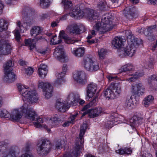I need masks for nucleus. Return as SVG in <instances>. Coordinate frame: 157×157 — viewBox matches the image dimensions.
Wrapping results in <instances>:
<instances>
[{
	"label": "nucleus",
	"instance_id": "f257e3e1",
	"mask_svg": "<svg viewBox=\"0 0 157 157\" xmlns=\"http://www.w3.org/2000/svg\"><path fill=\"white\" fill-rule=\"evenodd\" d=\"M22 115L32 121L34 120L35 117L37 116L36 113L30 105L25 103L20 109L13 110L10 114V118L12 121H16L19 120Z\"/></svg>",
	"mask_w": 157,
	"mask_h": 157
},
{
	"label": "nucleus",
	"instance_id": "f03ea898",
	"mask_svg": "<svg viewBox=\"0 0 157 157\" xmlns=\"http://www.w3.org/2000/svg\"><path fill=\"white\" fill-rule=\"evenodd\" d=\"M121 92V84L113 82L104 91L103 94L108 100L112 99L118 97Z\"/></svg>",
	"mask_w": 157,
	"mask_h": 157
},
{
	"label": "nucleus",
	"instance_id": "7ed1b4c3",
	"mask_svg": "<svg viewBox=\"0 0 157 157\" xmlns=\"http://www.w3.org/2000/svg\"><path fill=\"white\" fill-rule=\"evenodd\" d=\"M36 149L40 155L45 156L50 152L52 147L50 141L46 139L39 140L36 142Z\"/></svg>",
	"mask_w": 157,
	"mask_h": 157
},
{
	"label": "nucleus",
	"instance_id": "20e7f679",
	"mask_svg": "<svg viewBox=\"0 0 157 157\" xmlns=\"http://www.w3.org/2000/svg\"><path fill=\"white\" fill-rule=\"evenodd\" d=\"M87 126V125L86 123H84L81 127L79 138L77 139L76 146L74 150L72 151L73 155L75 157L78 156L81 151L83 149L82 147L84 143L83 137L85 132Z\"/></svg>",
	"mask_w": 157,
	"mask_h": 157
},
{
	"label": "nucleus",
	"instance_id": "39448f33",
	"mask_svg": "<svg viewBox=\"0 0 157 157\" xmlns=\"http://www.w3.org/2000/svg\"><path fill=\"white\" fill-rule=\"evenodd\" d=\"M13 66L14 63L11 60L8 61L3 66L5 73L3 80L6 82H12L16 79L15 74L12 68Z\"/></svg>",
	"mask_w": 157,
	"mask_h": 157
},
{
	"label": "nucleus",
	"instance_id": "423d86ee",
	"mask_svg": "<svg viewBox=\"0 0 157 157\" xmlns=\"http://www.w3.org/2000/svg\"><path fill=\"white\" fill-rule=\"evenodd\" d=\"M18 90L20 93L29 102H36L38 100L36 92L34 90L29 91L27 88L21 85L18 86Z\"/></svg>",
	"mask_w": 157,
	"mask_h": 157
},
{
	"label": "nucleus",
	"instance_id": "0eeeda50",
	"mask_svg": "<svg viewBox=\"0 0 157 157\" xmlns=\"http://www.w3.org/2000/svg\"><path fill=\"white\" fill-rule=\"evenodd\" d=\"M82 65L85 69L88 71L94 72L99 69L98 64L88 57L84 58Z\"/></svg>",
	"mask_w": 157,
	"mask_h": 157
},
{
	"label": "nucleus",
	"instance_id": "6e6552de",
	"mask_svg": "<svg viewBox=\"0 0 157 157\" xmlns=\"http://www.w3.org/2000/svg\"><path fill=\"white\" fill-rule=\"evenodd\" d=\"M112 19L109 17L108 14H106L102 16L101 20V25L104 30L103 31V33L109 31L113 29V25L112 23Z\"/></svg>",
	"mask_w": 157,
	"mask_h": 157
},
{
	"label": "nucleus",
	"instance_id": "1a4fd4ad",
	"mask_svg": "<svg viewBox=\"0 0 157 157\" xmlns=\"http://www.w3.org/2000/svg\"><path fill=\"white\" fill-rule=\"evenodd\" d=\"M53 55L55 58L61 62L64 63L67 61L63 45H59L56 47L55 49Z\"/></svg>",
	"mask_w": 157,
	"mask_h": 157
},
{
	"label": "nucleus",
	"instance_id": "9d476101",
	"mask_svg": "<svg viewBox=\"0 0 157 157\" xmlns=\"http://www.w3.org/2000/svg\"><path fill=\"white\" fill-rule=\"evenodd\" d=\"M38 87L42 88L45 98L48 99L50 98L53 93V87L48 82H41L39 83Z\"/></svg>",
	"mask_w": 157,
	"mask_h": 157
},
{
	"label": "nucleus",
	"instance_id": "9b49d317",
	"mask_svg": "<svg viewBox=\"0 0 157 157\" xmlns=\"http://www.w3.org/2000/svg\"><path fill=\"white\" fill-rule=\"evenodd\" d=\"M125 35L127 38L128 44L136 46L142 43V41L141 40H137V38H136L130 30L126 31Z\"/></svg>",
	"mask_w": 157,
	"mask_h": 157
},
{
	"label": "nucleus",
	"instance_id": "f8f14e48",
	"mask_svg": "<svg viewBox=\"0 0 157 157\" xmlns=\"http://www.w3.org/2000/svg\"><path fill=\"white\" fill-rule=\"evenodd\" d=\"M19 153V148L16 146H13L9 150H6L3 151L2 157H17Z\"/></svg>",
	"mask_w": 157,
	"mask_h": 157
},
{
	"label": "nucleus",
	"instance_id": "ddd939ff",
	"mask_svg": "<svg viewBox=\"0 0 157 157\" xmlns=\"http://www.w3.org/2000/svg\"><path fill=\"white\" fill-rule=\"evenodd\" d=\"M11 47L10 45L4 40H0V54L6 55L10 52Z\"/></svg>",
	"mask_w": 157,
	"mask_h": 157
},
{
	"label": "nucleus",
	"instance_id": "4468645a",
	"mask_svg": "<svg viewBox=\"0 0 157 157\" xmlns=\"http://www.w3.org/2000/svg\"><path fill=\"white\" fill-rule=\"evenodd\" d=\"M145 90L144 86L140 83L131 86V92L134 95L140 96L144 93Z\"/></svg>",
	"mask_w": 157,
	"mask_h": 157
},
{
	"label": "nucleus",
	"instance_id": "2eb2a0df",
	"mask_svg": "<svg viewBox=\"0 0 157 157\" xmlns=\"http://www.w3.org/2000/svg\"><path fill=\"white\" fill-rule=\"evenodd\" d=\"M44 39L42 36L36 37L33 39H29L25 40V45L26 46H29L30 50H32L36 47V43L39 40Z\"/></svg>",
	"mask_w": 157,
	"mask_h": 157
},
{
	"label": "nucleus",
	"instance_id": "dca6fc26",
	"mask_svg": "<svg viewBox=\"0 0 157 157\" xmlns=\"http://www.w3.org/2000/svg\"><path fill=\"white\" fill-rule=\"evenodd\" d=\"M98 14L97 12L92 9H88L86 12V17L87 19L90 21H95L97 19L98 17Z\"/></svg>",
	"mask_w": 157,
	"mask_h": 157
},
{
	"label": "nucleus",
	"instance_id": "f3484780",
	"mask_svg": "<svg viewBox=\"0 0 157 157\" xmlns=\"http://www.w3.org/2000/svg\"><path fill=\"white\" fill-rule=\"evenodd\" d=\"M56 106L59 111L63 112H65L70 107L67 103L62 101L59 99L57 100Z\"/></svg>",
	"mask_w": 157,
	"mask_h": 157
},
{
	"label": "nucleus",
	"instance_id": "a211bd4d",
	"mask_svg": "<svg viewBox=\"0 0 157 157\" xmlns=\"http://www.w3.org/2000/svg\"><path fill=\"white\" fill-rule=\"evenodd\" d=\"M74 78L75 80L81 84H84L86 83V74L83 71L77 72Z\"/></svg>",
	"mask_w": 157,
	"mask_h": 157
},
{
	"label": "nucleus",
	"instance_id": "6ab92c4d",
	"mask_svg": "<svg viewBox=\"0 0 157 157\" xmlns=\"http://www.w3.org/2000/svg\"><path fill=\"white\" fill-rule=\"evenodd\" d=\"M78 94L74 93H70L67 98V101L71 105H75L78 101Z\"/></svg>",
	"mask_w": 157,
	"mask_h": 157
},
{
	"label": "nucleus",
	"instance_id": "aec40b11",
	"mask_svg": "<svg viewBox=\"0 0 157 157\" xmlns=\"http://www.w3.org/2000/svg\"><path fill=\"white\" fill-rule=\"evenodd\" d=\"M136 9L134 7L130 6L124 9L125 16L129 19H131L135 16Z\"/></svg>",
	"mask_w": 157,
	"mask_h": 157
},
{
	"label": "nucleus",
	"instance_id": "412c9836",
	"mask_svg": "<svg viewBox=\"0 0 157 157\" xmlns=\"http://www.w3.org/2000/svg\"><path fill=\"white\" fill-rule=\"evenodd\" d=\"M87 88V96L89 98H91L96 92L97 86L95 83L92 82L88 85Z\"/></svg>",
	"mask_w": 157,
	"mask_h": 157
},
{
	"label": "nucleus",
	"instance_id": "4be33fe9",
	"mask_svg": "<svg viewBox=\"0 0 157 157\" xmlns=\"http://www.w3.org/2000/svg\"><path fill=\"white\" fill-rule=\"evenodd\" d=\"M63 117H57L56 116L52 117L49 120V127L52 128L60 124L63 122Z\"/></svg>",
	"mask_w": 157,
	"mask_h": 157
},
{
	"label": "nucleus",
	"instance_id": "5701e85b",
	"mask_svg": "<svg viewBox=\"0 0 157 157\" xmlns=\"http://www.w3.org/2000/svg\"><path fill=\"white\" fill-rule=\"evenodd\" d=\"M143 122V118L141 117L136 116L130 120V125L132 128L137 126V124H140Z\"/></svg>",
	"mask_w": 157,
	"mask_h": 157
},
{
	"label": "nucleus",
	"instance_id": "b1692460",
	"mask_svg": "<svg viewBox=\"0 0 157 157\" xmlns=\"http://www.w3.org/2000/svg\"><path fill=\"white\" fill-rule=\"evenodd\" d=\"M89 117L93 118L99 116L102 112V109L101 107H98L94 109H90Z\"/></svg>",
	"mask_w": 157,
	"mask_h": 157
},
{
	"label": "nucleus",
	"instance_id": "393cba45",
	"mask_svg": "<svg viewBox=\"0 0 157 157\" xmlns=\"http://www.w3.org/2000/svg\"><path fill=\"white\" fill-rule=\"evenodd\" d=\"M17 25L18 27L14 30V35L15 38L18 42H19L21 39V36L20 34V31L21 32L22 29H24V27L21 25L20 21H17Z\"/></svg>",
	"mask_w": 157,
	"mask_h": 157
},
{
	"label": "nucleus",
	"instance_id": "a878e982",
	"mask_svg": "<svg viewBox=\"0 0 157 157\" xmlns=\"http://www.w3.org/2000/svg\"><path fill=\"white\" fill-rule=\"evenodd\" d=\"M123 39L120 36L115 37L113 40L112 44L116 48H120L123 45Z\"/></svg>",
	"mask_w": 157,
	"mask_h": 157
},
{
	"label": "nucleus",
	"instance_id": "bb28decb",
	"mask_svg": "<svg viewBox=\"0 0 157 157\" xmlns=\"http://www.w3.org/2000/svg\"><path fill=\"white\" fill-rule=\"evenodd\" d=\"M67 30L71 33L76 34L80 33L81 31L78 26L76 24H73L68 26Z\"/></svg>",
	"mask_w": 157,
	"mask_h": 157
},
{
	"label": "nucleus",
	"instance_id": "cd10ccee",
	"mask_svg": "<svg viewBox=\"0 0 157 157\" xmlns=\"http://www.w3.org/2000/svg\"><path fill=\"white\" fill-rule=\"evenodd\" d=\"M71 52L77 57H82L84 54L85 49L83 47H79L75 50H71Z\"/></svg>",
	"mask_w": 157,
	"mask_h": 157
},
{
	"label": "nucleus",
	"instance_id": "c85d7f7f",
	"mask_svg": "<svg viewBox=\"0 0 157 157\" xmlns=\"http://www.w3.org/2000/svg\"><path fill=\"white\" fill-rule=\"evenodd\" d=\"M150 86L155 89L157 88V76L153 75L150 76L148 79Z\"/></svg>",
	"mask_w": 157,
	"mask_h": 157
},
{
	"label": "nucleus",
	"instance_id": "c756f323",
	"mask_svg": "<svg viewBox=\"0 0 157 157\" xmlns=\"http://www.w3.org/2000/svg\"><path fill=\"white\" fill-rule=\"evenodd\" d=\"M135 46L128 44L125 48L128 56L132 57L133 55L136 50Z\"/></svg>",
	"mask_w": 157,
	"mask_h": 157
},
{
	"label": "nucleus",
	"instance_id": "7c9ffc66",
	"mask_svg": "<svg viewBox=\"0 0 157 157\" xmlns=\"http://www.w3.org/2000/svg\"><path fill=\"white\" fill-rule=\"evenodd\" d=\"M71 14L73 17H82L84 15V13L81 11L79 8H74L71 12Z\"/></svg>",
	"mask_w": 157,
	"mask_h": 157
},
{
	"label": "nucleus",
	"instance_id": "2f4dec72",
	"mask_svg": "<svg viewBox=\"0 0 157 157\" xmlns=\"http://www.w3.org/2000/svg\"><path fill=\"white\" fill-rule=\"evenodd\" d=\"M41 32L40 27L35 26L32 27L30 30V34L32 36H36Z\"/></svg>",
	"mask_w": 157,
	"mask_h": 157
},
{
	"label": "nucleus",
	"instance_id": "473e14b6",
	"mask_svg": "<svg viewBox=\"0 0 157 157\" xmlns=\"http://www.w3.org/2000/svg\"><path fill=\"white\" fill-rule=\"evenodd\" d=\"M132 150L130 148L125 147L124 148H121V149L117 150V153L120 155L130 154L132 153Z\"/></svg>",
	"mask_w": 157,
	"mask_h": 157
},
{
	"label": "nucleus",
	"instance_id": "72a5a7b5",
	"mask_svg": "<svg viewBox=\"0 0 157 157\" xmlns=\"http://www.w3.org/2000/svg\"><path fill=\"white\" fill-rule=\"evenodd\" d=\"M8 27V24L7 22L3 19H0V32L6 30Z\"/></svg>",
	"mask_w": 157,
	"mask_h": 157
},
{
	"label": "nucleus",
	"instance_id": "f704fd0d",
	"mask_svg": "<svg viewBox=\"0 0 157 157\" xmlns=\"http://www.w3.org/2000/svg\"><path fill=\"white\" fill-rule=\"evenodd\" d=\"M43 122L42 119L41 118L39 117L36 119V122H34L33 124L35 126L36 128H42L43 126V127L45 129H47V126L46 125H42L41 124V123H43Z\"/></svg>",
	"mask_w": 157,
	"mask_h": 157
},
{
	"label": "nucleus",
	"instance_id": "c9c22d12",
	"mask_svg": "<svg viewBox=\"0 0 157 157\" xmlns=\"http://www.w3.org/2000/svg\"><path fill=\"white\" fill-rule=\"evenodd\" d=\"M154 99L153 97L151 95H149L145 98L143 103L145 107L148 106Z\"/></svg>",
	"mask_w": 157,
	"mask_h": 157
},
{
	"label": "nucleus",
	"instance_id": "e433bc0d",
	"mask_svg": "<svg viewBox=\"0 0 157 157\" xmlns=\"http://www.w3.org/2000/svg\"><path fill=\"white\" fill-rule=\"evenodd\" d=\"M143 73H138L136 72L134 74H132L131 76V77L128 78V79L130 81H134L137 78L140 77H142L144 75Z\"/></svg>",
	"mask_w": 157,
	"mask_h": 157
},
{
	"label": "nucleus",
	"instance_id": "4c0bfd02",
	"mask_svg": "<svg viewBox=\"0 0 157 157\" xmlns=\"http://www.w3.org/2000/svg\"><path fill=\"white\" fill-rule=\"evenodd\" d=\"M154 61V59L152 57H150L147 59V61H146V63H145L144 67L146 68L148 67L152 68L153 67V62Z\"/></svg>",
	"mask_w": 157,
	"mask_h": 157
},
{
	"label": "nucleus",
	"instance_id": "58836bf2",
	"mask_svg": "<svg viewBox=\"0 0 157 157\" xmlns=\"http://www.w3.org/2000/svg\"><path fill=\"white\" fill-rule=\"evenodd\" d=\"M125 50V48H121L118 49V55L120 57L123 58L128 56Z\"/></svg>",
	"mask_w": 157,
	"mask_h": 157
},
{
	"label": "nucleus",
	"instance_id": "ea45409f",
	"mask_svg": "<svg viewBox=\"0 0 157 157\" xmlns=\"http://www.w3.org/2000/svg\"><path fill=\"white\" fill-rule=\"evenodd\" d=\"M10 144L9 141L7 140H5L4 141H2L0 142V152H2L4 151V148H6L5 146H7Z\"/></svg>",
	"mask_w": 157,
	"mask_h": 157
},
{
	"label": "nucleus",
	"instance_id": "a19ab883",
	"mask_svg": "<svg viewBox=\"0 0 157 157\" xmlns=\"http://www.w3.org/2000/svg\"><path fill=\"white\" fill-rule=\"evenodd\" d=\"M62 3L66 10L71 8L72 6L71 2L68 0H62Z\"/></svg>",
	"mask_w": 157,
	"mask_h": 157
},
{
	"label": "nucleus",
	"instance_id": "79ce46f5",
	"mask_svg": "<svg viewBox=\"0 0 157 157\" xmlns=\"http://www.w3.org/2000/svg\"><path fill=\"white\" fill-rule=\"evenodd\" d=\"M50 5L49 0H40V6L42 8H47Z\"/></svg>",
	"mask_w": 157,
	"mask_h": 157
},
{
	"label": "nucleus",
	"instance_id": "37998d69",
	"mask_svg": "<svg viewBox=\"0 0 157 157\" xmlns=\"http://www.w3.org/2000/svg\"><path fill=\"white\" fill-rule=\"evenodd\" d=\"M132 97L127 98L125 103V106L128 109H131L133 105L132 100Z\"/></svg>",
	"mask_w": 157,
	"mask_h": 157
},
{
	"label": "nucleus",
	"instance_id": "c03bdc74",
	"mask_svg": "<svg viewBox=\"0 0 157 157\" xmlns=\"http://www.w3.org/2000/svg\"><path fill=\"white\" fill-rule=\"evenodd\" d=\"M63 140L59 139L56 140L55 146L56 149L58 150L62 147V145L64 143Z\"/></svg>",
	"mask_w": 157,
	"mask_h": 157
},
{
	"label": "nucleus",
	"instance_id": "a18cd8bd",
	"mask_svg": "<svg viewBox=\"0 0 157 157\" xmlns=\"http://www.w3.org/2000/svg\"><path fill=\"white\" fill-rule=\"evenodd\" d=\"M10 116V113L6 109H4L0 111V117L9 118Z\"/></svg>",
	"mask_w": 157,
	"mask_h": 157
},
{
	"label": "nucleus",
	"instance_id": "49530a36",
	"mask_svg": "<svg viewBox=\"0 0 157 157\" xmlns=\"http://www.w3.org/2000/svg\"><path fill=\"white\" fill-rule=\"evenodd\" d=\"M48 70L42 69L40 68H38V72L39 76L40 77L44 78L46 76L48 73Z\"/></svg>",
	"mask_w": 157,
	"mask_h": 157
},
{
	"label": "nucleus",
	"instance_id": "de8ad7c7",
	"mask_svg": "<svg viewBox=\"0 0 157 157\" xmlns=\"http://www.w3.org/2000/svg\"><path fill=\"white\" fill-rule=\"evenodd\" d=\"M99 57L100 59H104L106 53V52L104 49H101L98 52Z\"/></svg>",
	"mask_w": 157,
	"mask_h": 157
},
{
	"label": "nucleus",
	"instance_id": "09e8293b",
	"mask_svg": "<svg viewBox=\"0 0 157 157\" xmlns=\"http://www.w3.org/2000/svg\"><path fill=\"white\" fill-rule=\"evenodd\" d=\"M65 42L67 44H73L75 42H77L79 40H74L70 37L67 36L64 40Z\"/></svg>",
	"mask_w": 157,
	"mask_h": 157
},
{
	"label": "nucleus",
	"instance_id": "8fccbe9b",
	"mask_svg": "<svg viewBox=\"0 0 157 157\" xmlns=\"http://www.w3.org/2000/svg\"><path fill=\"white\" fill-rule=\"evenodd\" d=\"M24 18L25 20V21L24 22V24L25 23L27 26H30L33 24V21L31 20V19L29 18V17H24Z\"/></svg>",
	"mask_w": 157,
	"mask_h": 157
},
{
	"label": "nucleus",
	"instance_id": "3c124183",
	"mask_svg": "<svg viewBox=\"0 0 157 157\" xmlns=\"http://www.w3.org/2000/svg\"><path fill=\"white\" fill-rule=\"evenodd\" d=\"M156 26L155 25H153L149 26L147 29V31L149 32L148 33L147 35L148 36V39H150V38L149 37V36H150L151 34V33L154 30H155V29L156 28Z\"/></svg>",
	"mask_w": 157,
	"mask_h": 157
},
{
	"label": "nucleus",
	"instance_id": "603ef678",
	"mask_svg": "<svg viewBox=\"0 0 157 157\" xmlns=\"http://www.w3.org/2000/svg\"><path fill=\"white\" fill-rule=\"evenodd\" d=\"M94 26L95 29L99 31L101 33H104L103 32V31H104V30H103V27H102V26L101 25V23L100 24V23H98L95 24Z\"/></svg>",
	"mask_w": 157,
	"mask_h": 157
},
{
	"label": "nucleus",
	"instance_id": "864d4df0",
	"mask_svg": "<svg viewBox=\"0 0 157 157\" xmlns=\"http://www.w3.org/2000/svg\"><path fill=\"white\" fill-rule=\"evenodd\" d=\"M35 10L31 8H29L28 11H27V17H31L35 14Z\"/></svg>",
	"mask_w": 157,
	"mask_h": 157
},
{
	"label": "nucleus",
	"instance_id": "5fc2aeb1",
	"mask_svg": "<svg viewBox=\"0 0 157 157\" xmlns=\"http://www.w3.org/2000/svg\"><path fill=\"white\" fill-rule=\"evenodd\" d=\"M117 114L115 113L112 114L110 116V120L111 121L114 122H117L118 121V119L117 117Z\"/></svg>",
	"mask_w": 157,
	"mask_h": 157
},
{
	"label": "nucleus",
	"instance_id": "6e6d98bb",
	"mask_svg": "<svg viewBox=\"0 0 157 157\" xmlns=\"http://www.w3.org/2000/svg\"><path fill=\"white\" fill-rule=\"evenodd\" d=\"M33 71V68L31 67H27L25 69V72L26 74L29 75H32Z\"/></svg>",
	"mask_w": 157,
	"mask_h": 157
},
{
	"label": "nucleus",
	"instance_id": "4d7b16f0",
	"mask_svg": "<svg viewBox=\"0 0 157 157\" xmlns=\"http://www.w3.org/2000/svg\"><path fill=\"white\" fill-rule=\"evenodd\" d=\"M115 124V122H114L111 120L108 121L105 124V126L108 128H111L113 124Z\"/></svg>",
	"mask_w": 157,
	"mask_h": 157
},
{
	"label": "nucleus",
	"instance_id": "13d9d810",
	"mask_svg": "<svg viewBox=\"0 0 157 157\" xmlns=\"http://www.w3.org/2000/svg\"><path fill=\"white\" fill-rule=\"evenodd\" d=\"M65 73L62 72L60 73H57L56 74V79H61L63 80V78Z\"/></svg>",
	"mask_w": 157,
	"mask_h": 157
},
{
	"label": "nucleus",
	"instance_id": "bf43d9fd",
	"mask_svg": "<svg viewBox=\"0 0 157 157\" xmlns=\"http://www.w3.org/2000/svg\"><path fill=\"white\" fill-rule=\"evenodd\" d=\"M67 36V35L65 33L64 31L62 30L60 31L59 35V37L60 38H62L64 40Z\"/></svg>",
	"mask_w": 157,
	"mask_h": 157
},
{
	"label": "nucleus",
	"instance_id": "052dcab7",
	"mask_svg": "<svg viewBox=\"0 0 157 157\" xmlns=\"http://www.w3.org/2000/svg\"><path fill=\"white\" fill-rule=\"evenodd\" d=\"M63 81V80L61 79H56L54 83V85L55 86H57L58 85H61Z\"/></svg>",
	"mask_w": 157,
	"mask_h": 157
},
{
	"label": "nucleus",
	"instance_id": "680f3d73",
	"mask_svg": "<svg viewBox=\"0 0 157 157\" xmlns=\"http://www.w3.org/2000/svg\"><path fill=\"white\" fill-rule=\"evenodd\" d=\"M30 145L29 144H27L25 147L23 148V150L24 151L29 152L30 151Z\"/></svg>",
	"mask_w": 157,
	"mask_h": 157
},
{
	"label": "nucleus",
	"instance_id": "e2e57ef3",
	"mask_svg": "<svg viewBox=\"0 0 157 157\" xmlns=\"http://www.w3.org/2000/svg\"><path fill=\"white\" fill-rule=\"evenodd\" d=\"M97 40L96 39H88L87 40V42L89 44H91L95 43L97 42Z\"/></svg>",
	"mask_w": 157,
	"mask_h": 157
},
{
	"label": "nucleus",
	"instance_id": "0e129e2a",
	"mask_svg": "<svg viewBox=\"0 0 157 157\" xmlns=\"http://www.w3.org/2000/svg\"><path fill=\"white\" fill-rule=\"evenodd\" d=\"M148 4L157 6V0H147Z\"/></svg>",
	"mask_w": 157,
	"mask_h": 157
},
{
	"label": "nucleus",
	"instance_id": "69168bd1",
	"mask_svg": "<svg viewBox=\"0 0 157 157\" xmlns=\"http://www.w3.org/2000/svg\"><path fill=\"white\" fill-rule=\"evenodd\" d=\"M117 78V76H107V78L108 79L109 81H114L115 79H116Z\"/></svg>",
	"mask_w": 157,
	"mask_h": 157
},
{
	"label": "nucleus",
	"instance_id": "338daca9",
	"mask_svg": "<svg viewBox=\"0 0 157 157\" xmlns=\"http://www.w3.org/2000/svg\"><path fill=\"white\" fill-rule=\"evenodd\" d=\"M56 38H56V36H54L53 37V38H52V40H53V42L54 44H59V43H60L62 41V40L61 39H59V40H58L57 41H55L56 39Z\"/></svg>",
	"mask_w": 157,
	"mask_h": 157
},
{
	"label": "nucleus",
	"instance_id": "774afa93",
	"mask_svg": "<svg viewBox=\"0 0 157 157\" xmlns=\"http://www.w3.org/2000/svg\"><path fill=\"white\" fill-rule=\"evenodd\" d=\"M126 66L127 67L128 71H131L133 69V66L131 64H126Z\"/></svg>",
	"mask_w": 157,
	"mask_h": 157
}]
</instances>
